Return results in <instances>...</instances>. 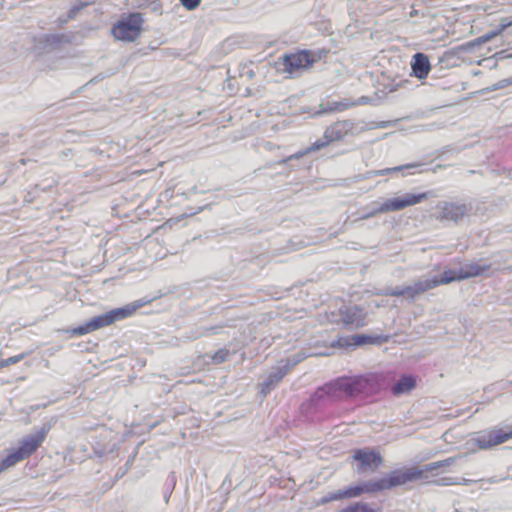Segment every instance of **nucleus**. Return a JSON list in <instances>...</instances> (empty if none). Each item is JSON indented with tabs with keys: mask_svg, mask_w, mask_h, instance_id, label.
Masks as SVG:
<instances>
[{
	"mask_svg": "<svg viewBox=\"0 0 512 512\" xmlns=\"http://www.w3.org/2000/svg\"><path fill=\"white\" fill-rule=\"evenodd\" d=\"M491 37H492V35H485L482 37V40L485 42V41H488Z\"/></svg>",
	"mask_w": 512,
	"mask_h": 512,
	"instance_id": "4c0bfd02",
	"label": "nucleus"
},
{
	"mask_svg": "<svg viewBox=\"0 0 512 512\" xmlns=\"http://www.w3.org/2000/svg\"><path fill=\"white\" fill-rule=\"evenodd\" d=\"M504 81L506 82V85H511L512 84V76L508 79H504Z\"/></svg>",
	"mask_w": 512,
	"mask_h": 512,
	"instance_id": "e433bc0d",
	"label": "nucleus"
},
{
	"mask_svg": "<svg viewBox=\"0 0 512 512\" xmlns=\"http://www.w3.org/2000/svg\"><path fill=\"white\" fill-rule=\"evenodd\" d=\"M506 82L504 80L500 81L497 85H496V88H504L506 87Z\"/></svg>",
	"mask_w": 512,
	"mask_h": 512,
	"instance_id": "c9c22d12",
	"label": "nucleus"
},
{
	"mask_svg": "<svg viewBox=\"0 0 512 512\" xmlns=\"http://www.w3.org/2000/svg\"><path fill=\"white\" fill-rule=\"evenodd\" d=\"M142 305L143 303L140 301L129 303L124 307L116 308L102 315L95 316L87 323L72 329H68L66 332L70 333L72 336H82L88 334L92 331L108 326L116 321L130 317L136 312L137 309L142 307Z\"/></svg>",
	"mask_w": 512,
	"mask_h": 512,
	"instance_id": "7ed1b4c3",
	"label": "nucleus"
},
{
	"mask_svg": "<svg viewBox=\"0 0 512 512\" xmlns=\"http://www.w3.org/2000/svg\"><path fill=\"white\" fill-rule=\"evenodd\" d=\"M180 2L187 10H194L200 5L201 0H180Z\"/></svg>",
	"mask_w": 512,
	"mask_h": 512,
	"instance_id": "2f4dec72",
	"label": "nucleus"
},
{
	"mask_svg": "<svg viewBox=\"0 0 512 512\" xmlns=\"http://www.w3.org/2000/svg\"><path fill=\"white\" fill-rule=\"evenodd\" d=\"M419 166H420L419 163H409V164L400 165V166H396V167H392V168H385V169H381V170H375V171H372L371 174L374 175V176H385V175H388L390 173L399 172V171H402L404 169L416 168V167H419Z\"/></svg>",
	"mask_w": 512,
	"mask_h": 512,
	"instance_id": "b1692460",
	"label": "nucleus"
},
{
	"mask_svg": "<svg viewBox=\"0 0 512 512\" xmlns=\"http://www.w3.org/2000/svg\"><path fill=\"white\" fill-rule=\"evenodd\" d=\"M490 269V265H481L478 263H468L461 266L459 270L460 277L463 279H468L471 277H476L482 275L484 272Z\"/></svg>",
	"mask_w": 512,
	"mask_h": 512,
	"instance_id": "6ab92c4d",
	"label": "nucleus"
},
{
	"mask_svg": "<svg viewBox=\"0 0 512 512\" xmlns=\"http://www.w3.org/2000/svg\"><path fill=\"white\" fill-rule=\"evenodd\" d=\"M438 485L446 486V485H452L454 482L452 481V478H441L437 481Z\"/></svg>",
	"mask_w": 512,
	"mask_h": 512,
	"instance_id": "f704fd0d",
	"label": "nucleus"
},
{
	"mask_svg": "<svg viewBox=\"0 0 512 512\" xmlns=\"http://www.w3.org/2000/svg\"><path fill=\"white\" fill-rule=\"evenodd\" d=\"M0 368H3V367H2V361L0 362Z\"/></svg>",
	"mask_w": 512,
	"mask_h": 512,
	"instance_id": "79ce46f5",
	"label": "nucleus"
},
{
	"mask_svg": "<svg viewBox=\"0 0 512 512\" xmlns=\"http://www.w3.org/2000/svg\"><path fill=\"white\" fill-rule=\"evenodd\" d=\"M231 353L228 349L222 348L214 353L212 360L216 364H221L229 360Z\"/></svg>",
	"mask_w": 512,
	"mask_h": 512,
	"instance_id": "cd10ccee",
	"label": "nucleus"
},
{
	"mask_svg": "<svg viewBox=\"0 0 512 512\" xmlns=\"http://www.w3.org/2000/svg\"><path fill=\"white\" fill-rule=\"evenodd\" d=\"M310 354H307L305 353L304 351H299L297 353H295L294 355L284 359V360H281V363L284 365V366H287L288 368V371H290V369L292 367H294L295 365L299 364L300 362H302L303 360H305L307 357H309Z\"/></svg>",
	"mask_w": 512,
	"mask_h": 512,
	"instance_id": "393cba45",
	"label": "nucleus"
},
{
	"mask_svg": "<svg viewBox=\"0 0 512 512\" xmlns=\"http://www.w3.org/2000/svg\"><path fill=\"white\" fill-rule=\"evenodd\" d=\"M352 460L356 462L354 470L358 474L375 472L383 464V457L380 452L369 447L355 449Z\"/></svg>",
	"mask_w": 512,
	"mask_h": 512,
	"instance_id": "0eeeda50",
	"label": "nucleus"
},
{
	"mask_svg": "<svg viewBox=\"0 0 512 512\" xmlns=\"http://www.w3.org/2000/svg\"><path fill=\"white\" fill-rule=\"evenodd\" d=\"M379 390L375 376L357 375L339 377L319 387L311 396L312 405L318 406L323 402L336 401L344 397L369 396Z\"/></svg>",
	"mask_w": 512,
	"mask_h": 512,
	"instance_id": "f03ea898",
	"label": "nucleus"
},
{
	"mask_svg": "<svg viewBox=\"0 0 512 512\" xmlns=\"http://www.w3.org/2000/svg\"><path fill=\"white\" fill-rule=\"evenodd\" d=\"M454 462L455 458L449 457L444 460L425 464L422 467L413 466L395 469L389 473L384 474V476L379 479H369L359 485L327 493L321 499H319L318 504L324 505L332 501H337L344 498L358 497L364 493H378L384 490H391L410 482L426 480L428 478V472L451 466L454 464Z\"/></svg>",
	"mask_w": 512,
	"mask_h": 512,
	"instance_id": "f257e3e1",
	"label": "nucleus"
},
{
	"mask_svg": "<svg viewBox=\"0 0 512 512\" xmlns=\"http://www.w3.org/2000/svg\"><path fill=\"white\" fill-rule=\"evenodd\" d=\"M4 471H5V470H4V468H3V467H2V465L0 464V474H1L2 472H4Z\"/></svg>",
	"mask_w": 512,
	"mask_h": 512,
	"instance_id": "ea45409f",
	"label": "nucleus"
},
{
	"mask_svg": "<svg viewBox=\"0 0 512 512\" xmlns=\"http://www.w3.org/2000/svg\"><path fill=\"white\" fill-rule=\"evenodd\" d=\"M408 286L409 300L413 301L415 298L431 289L437 287L436 279L432 278H420L411 285Z\"/></svg>",
	"mask_w": 512,
	"mask_h": 512,
	"instance_id": "a211bd4d",
	"label": "nucleus"
},
{
	"mask_svg": "<svg viewBox=\"0 0 512 512\" xmlns=\"http://www.w3.org/2000/svg\"><path fill=\"white\" fill-rule=\"evenodd\" d=\"M379 294L384 295V296H395V297L404 296L409 300L408 286H404V287L396 286L394 288H386V289L382 290Z\"/></svg>",
	"mask_w": 512,
	"mask_h": 512,
	"instance_id": "a878e982",
	"label": "nucleus"
},
{
	"mask_svg": "<svg viewBox=\"0 0 512 512\" xmlns=\"http://www.w3.org/2000/svg\"><path fill=\"white\" fill-rule=\"evenodd\" d=\"M436 219L441 222L460 223L465 217L471 215L473 207L471 203L461 201H440L437 206Z\"/></svg>",
	"mask_w": 512,
	"mask_h": 512,
	"instance_id": "39448f33",
	"label": "nucleus"
},
{
	"mask_svg": "<svg viewBox=\"0 0 512 512\" xmlns=\"http://www.w3.org/2000/svg\"><path fill=\"white\" fill-rule=\"evenodd\" d=\"M395 125V121H391V120H388V121H379V122H372L370 124V128L371 129H376V128H389V127H392Z\"/></svg>",
	"mask_w": 512,
	"mask_h": 512,
	"instance_id": "7c9ffc66",
	"label": "nucleus"
},
{
	"mask_svg": "<svg viewBox=\"0 0 512 512\" xmlns=\"http://www.w3.org/2000/svg\"><path fill=\"white\" fill-rule=\"evenodd\" d=\"M453 512H461L459 509H455Z\"/></svg>",
	"mask_w": 512,
	"mask_h": 512,
	"instance_id": "a19ab883",
	"label": "nucleus"
},
{
	"mask_svg": "<svg viewBox=\"0 0 512 512\" xmlns=\"http://www.w3.org/2000/svg\"><path fill=\"white\" fill-rule=\"evenodd\" d=\"M282 60L284 66L283 69L290 74L306 69L314 63L313 54L307 50L285 54L283 55Z\"/></svg>",
	"mask_w": 512,
	"mask_h": 512,
	"instance_id": "1a4fd4ad",
	"label": "nucleus"
},
{
	"mask_svg": "<svg viewBox=\"0 0 512 512\" xmlns=\"http://www.w3.org/2000/svg\"><path fill=\"white\" fill-rule=\"evenodd\" d=\"M411 70L414 77L420 80L426 79L431 70L429 57L422 52L414 54L411 59Z\"/></svg>",
	"mask_w": 512,
	"mask_h": 512,
	"instance_id": "dca6fc26",
	"label": "nucleus"
},
{
	"mask_svg": "<svg viewBox=\"0 0 512 512\" xmlns=\"http://www.w3.org/2000/svg\"><path fill=\"white\" fill-rule=\"evenodd\" d=\"M415 386V379L410 375H404L392 386L391 391L395 396H400L409 393Z\"/></svg>",
	"mask_w": 512,
	"mask_h": 512,
	"instance_id": "412c9836",
	"label": "nucleus"
},
{
	"mask_svg": "<svg viewBox=\"0 0 512 512\" xmlns=\"http://www.w3.org/2000/svg\"><path fill=\"white\" fill-rule=\"evenodd\" d=\"M330 142L331 141H328V139L325 138V135H324L322 139H318L317 141H315L309 148L299 151L295 154H292L286 158L281 159L280 161H278V164L284 165V164L290 162L291 160L299 159L309 152L317 151V150H320V149L326 147Z\"/></svg>",
	"mask_w": 512,
	"mask_h": 512,
	"instance_id": "aec40b11",
	"label": "nucleus"
},
{
	"mask_svg": "<svg viewBox=\"0 0 512 512\" xmlns=\"http://www.w3.org/2000/svg\"><path fill=\"white\" fill-rule=\"evenodd\" d=\"M85 6V4H81V5H75L73 6L72 8H70V10L68 11L67 13V17L65 19H62L60 18L59 19V22L61 24H65L67 23L69 20L73 19L76 17V15L79 13V11Z\"/></svg>",
	"mask_w": 512,
	"mask_h": 512,
	"instance_id": "c85d7f7f",
	"label": "nucleus"
},
{
	"mask_svg": "<svg viewBox=\"0 0 512 512\" xmlns=\"http://www.w3.org/2000/svg\"><path fill=\"white\" fill-rule=\"evenodd\" d=\"M23 358H24V355L20 354V355H16V356H12L7 359H4V360H2V367L4 368V367H8L10 365L16 364L19 361H21Z\"/></svg>",
	"mask_w": 512,
	"mask_h": 512,
	"instance_id": "c756f323",
	"label": "nucleus"
},
{
	"mask_svg": "<svg viewBox=\"0 0 512 512\" xmlns=\"http://www.w3.org/2000/svg\"><path fill=\"white\" fill-rule=\"evenodd\" d=\"M248 76H249V77H253V76H254L253 71H249Z\"/></svg>",
	"mask_w": 512,
	"mask_h": 512,
	"instance_id": "58836bf2",
	"label": "nucleus"
},
{
	"mask_svg": "<svg viewBox=\"0 0 512 512\" xmlns=\"http://www.w3.org/2000/svg\"><path fill=\"white\" fill-rule=\"evenodd\" d=\"M26 458L23 456V454L17 449L9 453L4 459L0 461V464L4 468V470H7L8 468L14 466L15 464L25 460Z\"/></svg>",
	"mask_w": 512,
	"mask_h": 512,
	"instance_id": "4be33fe9",
	"label": "nucleus"
},
{
	"mask_svg": "<svg viewBox=\"0 0 512 512\" xmlns=\"http://www.w3.org/2000/svg\"><path fill=\"white\" fill-rule=\"evenodd\" d=\"M389 336L386 335H367V334H355L349 338H340L337 344L341 347L344 346H362L365 344H376L381 345L388 342Z\"/></svg>",
	"mask_w": 512,
	"mask_h": 512,
	"instance_id": "f8f14e48",
	"label": "nucleus"
},
{
	"mask_svg": "<svg viewBox=\"0 0 512 512\" xmlns=\"http://www.w3.org/2000/svg\"><path fill=\"white\" fill-rule=\"evenodd\" d=\"M214 333V328L213 327H210V328H206L203 332H198L196 333L195 335L189 337L190 339H197L203 335H210V334H213Z\"/></svg>",
	"mask_w": 512,
	"mask_h": 512,
	"instance_id": "72a5a7b5",
	"label": "nucleus"
},
{
	"mask_svg": "<svg viewBox=\"0 0 512 512\" xmlns=\"http://www.w3.org/2000/svg\"><path fill=\"white\" fill-rule=\"evenodd\" d=\"M343 512H378V511L371 508L367 503L358 502V503L344 509Z\"/></svg>",
	"mask_w": 512,
	"mask_h": 512,
	"instance_id": "bb28decb",
	"label": "nucleus"
},
{
	"mask_svg": "<svg viewBox=\"0 0 512 512\" xmlns=\"http://www.w3.org/2000/svg\"><path fill=\"white\" fill-rule=\"evenodd\" d=\"M369 101L370 98L367 96H362L357 100L343 99L341 101H328L325 105H321V112L327 113L345 111L354 106L365 105L369 103Z\"/></svg>",
	"mask_w": 512,
	"mask_h": 512,
	"instance_id": "2eb2a0df",
	"label": "nucleus"
},
{
	"mask_svg": "<svg viewBox=\"0 0 512 512\" xmlns=\"http://www.w3.org/2000/svg\"><path fill=\"white\" fill-rule=\"evenodd\" d=\"M287 366H284L281 361L275 367H272L270 373L265 380L260 384L261 394L265 397L273 391L283 380L288 373Z\"/></svg>",
	"mask_w": 512,
	"mask_h": 512,
	"instance_id": "9b49d317",
	"label": "nucleus"
},
{
	"mask_svg": "<svg viewBox=\"0 0 512 512\" xmlns=\"http://www.w3.org/2000/svg\"><path fill=\"white\" fill-rule=\"evenodd\" d=\"M55 422V419H51L43 423L41 427L35 428L33 433L26 435L22 439L18 450L23 454L25 458L30 457L34 452H36V450L44 442L47 434L50 432Z\"/></svg>",
	"mask_w": 512,
	"mask_h": 512,
	"instance_id": "6e6552de",
	"label": "nucleus"
},
{
	"mask_svg": "<svg viewBox=\"0 0 512 512\" xmlns=\"http://www.w3.org/2000/svg\"><path fill=\"white\" fill-rule=\"evenodd\" d=\"M512 25V17H504L500 20V29L505 30Z\"/></svg>",
	"mask_w": 512,
	"mask_h": 512,
	"instance_id": "473e14b6",
	"label": "nucleus"
},
{
	"mask_svg": "<svg viewBox=\"0 0 512 512\" xmlns=\"http://www.w3.org/2000/svg\"><path fill=\"white\" fill-rule=\"evenodd\" d=\"M355 122L352 120L337 121L325 130L328 141H339L345 136L354 134Z\"/></svg>",
	"mask_w": 512,
	"mask_h": 512,
	"instance_id": "ddd939ff",
	"label": "nucleus"
},
{
	"mask_svg": "<svg viewBox=\"0 0 512 512\" xmlns=\"http://www.w3.org/2000/svg\"><path fill=\"white\" fill-rule=\"evenodd\" d=\"M428 198V193H405L401 196H397L394 198L386 199L381 204L372 203L370 206L364 209L365 213H363L359 220H367L375 217L378 214H384L392 211H400L407 207L414 206L426 200Z\"/></svg>",
	"mask_w": 512,
	"mask_h": 512,
	"instance_id": "20e7f679",
	"label": "nucleus"
},
{
	"mask_svg": "<svg viewBox=\"0 0 512 512\" xmlns=\"http://www.w3.org/2000/svg\"><path fill=\"white\" fill-rule=\"evenodd\" d=\"M340 313L343 323L347 326L352 328H360L366 324L365 313L363 312L362 308L357 305L345 307L344 309L340 310Z\"/></svg>",
	"mask_w": 512,
	"mask_h": 512,
	"instance_id": "4468645a",
	"label": "nucleus"
},
{
	"mask_svg": "<svg viewBox=\"0 0 512 512\" xmlns=\"http://www.w3.org/2000/svg\"><path fill=\"white\" fill-rule=\"evenodd\" d=\"M436 279L437 287L444 284H449L453 281L462 280L459 270H446L441 277H433Z\"/></svg>",
	"mask_w": 512,
	"mask_h": 512,
	"instance_id": "5701e85b",
	"label": "nucleus"
},
{
	"mask_svg": "<svg viewBox=\"0 0 512 512\" xmlns=\"http://www.w3.org/2000/svg\"><path fill=\"white\" fill-rule=\"evenodd\" d=\"M35 41L36 49L50 52L58 48L63 42H68L69 39L65 34H44Z\"/></svg>",
	"mask_w": 512,
	"mask_h": 512,
	"instance_id": "f3484780",
	"label": "nucleus"
},
{
	"mask_svg": "<svg viewBox=\"0 0 512 512\" xmlns=\"http://www.w3.org/2000/svg\"><path fill=\"white\" fill-rule=\"evenodd\" d=\"M143 23L140 13H132L114 24L111 32L115 39L131 42L140 36Z\"/></svg>",
	"mask_w": 512,
	"mask_h": 512,
	"instance_id": "423d86ee",
	"label": "nucleus"
},
{
	"mask_svg": "<svg viewBox=\"0 0 512 512\" xmlns=\"http://www.w3.org/2000/svg\"><path fill=\"white\" fill-rule=\"evenodd\" d=\"M512 438V430L504 431L502 429H492L480 433L475 439L480 449H489L493 446L502 444Z\"/></svg>",
	"mask_w": 512,
	"mask_h": 512,
	"instance_id": "9d476101",
	"label": "nucleus"
}]
</instances>
